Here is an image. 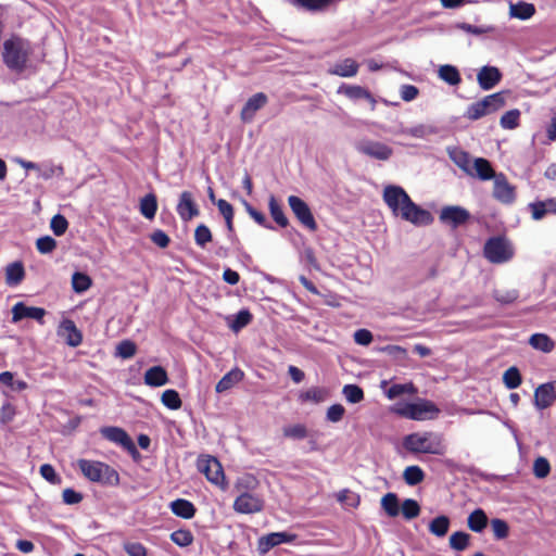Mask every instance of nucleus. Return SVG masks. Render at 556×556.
Listing matches in <instances>:
<instances>
[{"mask_svg":"<svg viewBox=\"0 0 556 556\" xmlns=\"http://www.w3.org/2000/svg\"><path fill=\"white\" fill-rule=\"evenodd\" d=\"M471 169L473 172L472 176L478 177L480 180L494 179L497 175L495 174L490 161L483 157L475 159Z\"/></svg>","mask_w":556,"mask_h":556,"instance_id":"27","label":"nucleus"},{"mask_svg":"<svg viewBox=\"0 0 556 556\" xmlns=\"http://www.w3.org/2000/svg\"><path fill=\"white\" fill-rule=\"evenodd\" d=\"M505 105V93L495 92L484 97L482 100L471 103L465 113V117L470 121H477L489 115Z\"/></svg>","mask_w":556,"mask_h":556,"instance_id":"7","label":"nucleus"},{"mask_svg":"<svg viewBox=\"0 0 556 556\" xmlns=\"http://www.w3.org/2000/svg\"><path fill=\"white\" fill-rule=\"evenodd\" d=\"M483 255L490 263L504 264L514 257L515 250L506 238L491 237L484 243Z\"/></svg>","mask_w":556,"mask_h":556,"instance_id":"6","label":"nucleus"},{"mask_svg":"<svg viewBox=\"0 0 556 556\" xmlns=\"http://www.w3.org/2000/svg\"><path fill=\"white\" fill-rule=\"evenodd\" d=\"M535 13L534 5L531 3H527L523 1H519L517 3H511L509 8V14L511 17L519 18L521 21H526L531 18Z\"/></svg>","mask_w":556,"mask_h":556,"instance_id":"31","label":"nucleus"},{"mask_svg":"<svg viewBox=\"0 0 556 556\" xmlns=\"http://www.w3.org/2000/svg\"><path fill=\"white\" fill-rule=\"evenodd\" d=\"M414 391V386L412 383H394L392 384L386 392L387 396L390 400L396 399L405 393H410Z\"/></svg>","mask_w":556,"mask_h":556,"instance_id":"60","label":"nucleus"},{"mask_svg":"<svg viewBox=\"0 0 556 556\" xmlns=\"http://www.w3.org/2000/svg\"><path fill=\"white\" fill-rule=\"evenodd\" d=\"M177 214L184 222L191 220L199 215V208L190 191H182L176 206Z\"/></svg>","mask_w":556,"mask_h":556,"instance_id":"18","label":"nucleus"},{"mask_svg":"<svg viewBox=\"0 0 556 556\" xmlns=\"http://www.w3.org/2000/svg\"><path fill=\"white\" fill-rule=\"evenodd\" d=\"M212 240L210 228L203 224L199 225L194 231V241L197 245L204 248Z\"/></svg>","mask_w":556,"mask_h":556,"instance_id":"56","label":"nucleus"},{"mask_svg":"<svg viewBox=\"0 0 556 556\" xmlns=\"http://www.w3.org/2000/svg\"><path fill=\"white\" fill-rule=\"evenodd\" d=\"M137 350L136 344L130 340H124L116 346V355L127 359L135 355Z\"/></svg>","mask_w":556,"mask_h":556,"instance_id":"59","label":"nucleus"},{"mask_svg":"<svg viewBox=\"0 0 556 556\" xmlns=\"http://www.w3.org/2000/svg\"><path fill=\"white\" fill-rule=\"evenodd\" d=\"M50 228L55 236H63L68 228V222L63 215L56 214L51 218Z\"/></svg>","mask_w":556,"mask_h":556,"instance_id":"55","label":"nucleus"},{"mask_svg":"<svg viewBox=\"0 0 556 556\" xmlns=\"http://www.w3.org/2000/svg\"><path fill=\"white\" fill-rule=\"evenodd\" d=\"M556 400V381L540 384L534 391V406L542 410Z\"/></svg>","mask_w":556,"mask_h":556,"instance_id":"17","label":"nucleus"},{"mask_svg":"<svg viewBox=\"0 0 556 556\" xmlns=\"http://www.w3.org/2000/svg\"><path fill=\"white\" fill-rule=\"evenodd\" d=\"M170 540L180 547H187L193 542V534L190 530L179 529L170 534Z\"/></svg>","mask_w":556,"mask_h":556,"instance_id":"49","label":"nucleus"},{"mask_svg":"<svg viewBox=\"0 0 556 556\" xmlns=\"http://www.w3.org/2000/svg\"><path fill=\"white\" fill-rule=\"evenodd\" d=\"M439 217L443 224L450 225L453 228H457L458 226L467 223V220L470 218V214L466 208L462 206L448 205L442 207Z\"/></svg>","mask_w":556,"mask_h":556,"instance_id":"14","label":"nucleus"},{"mask_svg":"<svg viewBox=\"0 0 556 556\" xmlns=\"http://www.w3.org/2000/svg\"><path fill=\"white\" fill-rule=\"evenodd\" d=\"M342 394L351 404H357L364 400V391L357 384H345L342 389Z\"/></svg>","mask_w":556,"mask_h":556,"instance_id":"46","label":"nucleus"},{"mask_svg":"<svg viewBox=\"0 0 556 556\" xmlns=\"http://www.w3.org/2000/svg\"><path fill=\"white\" fill-rule=\"evenodd\" d=\"M521 374L517 367L511 366L505 370L503 375V382L507 389H517L521 384Z\"/></svg>","mask_w":556,"mask_h":556,"instance_id":"44","label":"nucleus"},{"mask_svg":"<svg viewBox=\"0 0 556 556\" xmlns=\"http://www.w3.org/2000/svg\"><path fill=\"white\" fill-rule=\"evenodd\" d=\"M551 471V466L545 457H538L533 464V473L536 478H545Z\"/></svg>","mask_w":556,"mask_h":556,"instance_id":"61","label":"nucleus"},{"mask_svg":"<svg viewBox=\"0 0 556 556\" xmlns=\"http://www.w3.org/2000/svg\"><path fill=\"white\" fill-rule=\"evenodd\" d=\"M520 117V112L518 110L507 111L504 115H502L500 125L504 129H514L518 126Z\"/></svg>","mask_w":556,"mask_h":556,"instance_id":"51","label":"nucleus"},{"mask_svg":"<svg viewBox=\"0 0 556 556\" xmlns=\"http://www.w3.org/2000/svg\"><path fill=\"white\" fill-rule=\"evenodd\" d=\"M252 320V314L248 309H241L229 320L228 326L233 332H239Z\"/></svg>","mask_w":556,"mask_h":556,"instance_id":"40","label":"nucleus"},{"mask_svg":"<svg viewBox=\"0 0 556 556\" xmlns=\"http://www.w3.org/2000/svg\"><path fill=\"white\" fill-rule=\"evenodd\" d=\"M491 527L496 540H504L509 534L508 523L504 519L494 518L491 520Z\"/></svg>","mask_w":556,"mask_h":556,"instance_id":"52","label":"nucleus"},{"mask_svg":"<svg viewBox=\"0 0 556 556\" xmlns=\"http://www.w3.org/2000/svg\"><path fill=\"white\" fill-rule=\"evenodd\" d=\"M100 433L105 440L122 446L124 450L131 441L129 434L121 427H102Z\"/></svg>","mask_w":556,"mask_h":556,"instance_id":"23","label":"nucleus"},{"mask_svg":"<svg viewBox=\"0 0 556 556\" xmlns=\"http://www.w3.org/2000/svg\"><path fill=\"white\" fill-rule=\"evenodd\" d=\"M288 204L294 216L305 228L309 231H315L317 229V223L308 204L304 200L296 195H290L288 198Z\"/></svg>","mask_w":556,"mask_h":556,"instance_id":"10","label":"nucleus"},{"mask_svg":"<svg viewBox=\"0 0 556 556\" xmlns=\"http://www.w3.org/2000/svg\"><path fill=\"white\" fill-rule=\"evenodd\" d=\"M157 211V200L153 193L144 195L140 200V213L148 219H153Z\"/></svg>","mask_w":556,"mask_h":556,"instance_id":"38","label":"nucleus"},{"mask_svg":"<svg viewBox=\"0 0 556 556\" xmlns=\"http://www.w3.org/2000/svg\"><path fill=\"white\" fill-rule=\"evenodd\" d=\"M264 502L263 500L250 492H244L240 494L233 503V509L240 514H254L258 513L263 509Z\"/></svg>","mask_w":556,"mask_h":556,"instance_id":"13","label":"nucleus"},{"mask_svg":"<svg viewBox=\"0 0 556 556\" xmlns=\"http://www.w3.org/2000/svg\"><path fill=\"white\" fill-rule=\"evenodd\" d=\"M268 208L271 218L279 227L286 228L289 225V219L285 215L282 206L278 203L277 199L273 194L268 199Z\"/></svg>","mask_w":556,"mask_h":556,"instance_id":"32","label":"nucleus"},{"mask_svg":"<svg viewBox=\"0 0 556 556\" xmlns=\"http://www.w3.org/2000/svg\"><path fill=\"white\" fill-rule=\"evenodd\" d=\"M337 500L340 503H344L351 507H356L359 504V496L349 489H343L338 492Z\"/></svg>","mask_w":556,"mask_h":556,"instance_id":"62","label":"nucleus"},{"mask_svg":"<svg viewBox=\"0 0 556 556\" xmlns=\"http://www.w3.org/2000/svg\"><path fill=\"white\" fill-rule=\"evenodd\" d=\"M268 101L264 92H257L248 99L241 110V119L244 123H250L254 119L255 113L261 110Z\"/></svg>","mask_w":556,"mask_h":556,"instance_id":"19","label":"nucleus"},{"mask_svg":"<svg viewBox=\"0 0 556 556\" xmlns=\"http://www.w3.org/2000/svg\"><path fill=\"white\" fill-rule=\"evenodd\" d=\"M533 220H541L548 215H556V197L544 200H535L527 205Z\"/></svg>","mask_w":556,"mask_h":556,"instance_id":"15","label":"nucleus"},{"mask_svg":"<svg viewBox=\"0 0 556 556\" xmlns=\"http://www.w3.org/2000/svg\"><path fill=\"white\" fill-rule=\"evenodd\" d=\"M391 410L404 418L412 420H431L438 417L440 409L431 401L418 400L417 402H399Z\"/></svg>","mask_w":556,"mask_h":556,"instance_id":"5","label":"nucleus"},{"mask_svg":"<svg viewBox=\"0 0 556 556\" xmlns=\"http://www.w3.org/2000/svg\"><path fill=\"white\" fill-rule=\"evenodd\" d=\"M77 465L81 473L91 482L110 486H116L119 484L118 472L105 463L79 459Z\"/></svg>","mask_w":556,"mask_h":556,"instance_id":"4","label":"nucleus"},{"mask_svg":"<svg viewBox=\"0 0 556 556\" xmlns=\"http://www.w3.org/2000/svg\"><path fill=\"white\" fill-rule=\"evenodd\" d=\"M168 376L162 366H153L144 374V383L150 387H161L166 384Z\"/></svg>","mask_w":556,"mask_h":556,"instance_id":"28","label":"nucleus"},{"mask_svg":"<svg viewBox=\"0 0 556 556\" xmlns=\"http://www.w3.org/2000/svg\"><path fill=\"white\" fill-rule=\"evenodd\" d=\"M493 180L494 199L503 204H513L516 200V190L515 187L508 182L506 176L503 173H500Z\"/></svg>","mask_w":556,"mask_h":556,"instance_id":"12","label":"nucleus"},{"mask_svg":"<svg viewBox=\"0 0 556 556\" xmlns=\"http://www.w3.org/2000/svg\"><path fill=\"white\" fill-rule=\"evenodd\" d=\"M400 511L406 520H412L419 516L420 506L414 498H406L403 501Z\"/></svg>","mask_w":556,"mask_h":556,"instance_id":"45","label":"nucleus"},{"mask_svg":"<svg viewBox=\"0 0 556 556\" xmlns=\"http://www.w3.org/2000/svg\"><path fill=\"white\" fill-rule=\"evenodd\" d=\"M529 344L538 351L543 353H549L553 351L555 344L554 341L544 333H534L529 339Z\"/></svg>","mask_w":556,"mask_h":556,"instance_id":"36","label":"nucleus"},{"mask_svg":"<svg viewBox=\"0 0 556 556\" xmlns=\"http://www.w3.org/2000/svg\"><path fill=\"white\" fill-rule=\"evenodd\" d=\"M283 434L287 438L301 440V439L306 438L307 430H306L305 426H303V425H293V426L286 427L283 429Z\"/></svg>","mask_w":556,"mask_h":556,"instance_id":"63","label":"nucleus"},{"mask_svg":"<svg viewBox=\"0 0 556 556\" xmlns=\"http://www.w3.org/2000/svg\"><path fill=\"white\" fill-rule=\"evenodd\" d=\"M467 522L471 531L481 533L488 525V516L483 509L477 508L468 516Z\"/></svg>","mask_w":556,"mask_h":556,"instance_id":"33","label":"nucleus"},{"mask_svg":"<svg viewBox=\"0 0 556 556\" xmlns=\"http://www.w3.org/2000/svg\"><path fill=\"white\" fill-rule=\"evenodd\" d=\"M447 154L450 159L454 162V164L457 165L462 170H464L466 174L470 176L473 175L470 165V155L466 151L457 147H448Z\"/></svg>","mask_w":556,"mask_h":556,"instance_id":"24","label":"nucleus"},{"mask_svg":"<svg viewBox=\"0 0 556 556\" xmlns=\"http://www.w3.org/2000/svg\"><path fill=\"white\" fill-rule=\"evenodd\" d=\"M355 149L358 153L377 161H388L393 155V149L390 146L371 139L358 140Z\"/></svg>","mask_w":556,"mask_h":556,"instance_id":"9","label":"nucleus"},{"mask_svg":"<svg viewBox=\"0 0 556 556\" xmlns=\"http://www.w3.org/2000/svg\"><path fill=\"white\" fill-rule=\"evenodd\" d=\"M383 201L393 215L415 226H427L432 223L431 213L413 202L407 192L400 186L389 185L383 189Z\"/></svg>","mask_w":556,"mask_h":556,"instance_id":"1","label":"nucleus"},{"mask_svg":"<svg viewBox=\"0 0 556 556\" xmlns=\"http://www.w3.org/2000/svg\"><path fill=\"white\" fill-rule=\"evenodd\" d=\"M0 383L8 387L12 391H24L27 389V382L24 380H15L14 374L11 371H3L0 374Z\"/></svg>","mask_w":556,"mask_h":556,"instance_id":"43","label":"nucleus"},{"mask_svg":"<svg viewBox=\"0 0 556 556\" xmlns=\"http://www.w3.org/2000/svg\"><path fill=\"white\" fill-rule=\"evenodd\" d=\"M124 551L129 556H147V548L139 542H127L124 544Z\"/></svg>","mask_w":556,"mask_h":556,"instance_id":"64","label":"nucleus"},{"mask_svg":"<svg viewBox=\"0 0 556 556\" xmlns=\"http://www.w3.org/2000/svg\"><path fill=\"white\" fill-rule=\"evenodd\" d=\"M438 132V127L428 124H418L403 130V134L418 139H426L428 136L437 135Z\"/></svg>","mask_w":556,"mask_h":556,"instance_id":"35","label":"nucleus"},{"mask_svg":"<svg viewBox=\"0 0 556 556\" xmlns=\"http://www.w3.org/2000/svg\"><path fill=\"white\" fill-rule=\"evenodd\" d=\"M493 296L498 303L507 305L514 303L518 299L519 293L515 289L495 290Z\"/></svg>","mask_w":556,"mask_h":556,"instance_id":"53","label":"nucleus"},{"mask_svg":"<svg viewBox=\"0 0 556 556\" xmlns=\"http://www.w3.org/2000/svg\"><path fill=\"white\" fill-rule=\"evenodd\" d=\"M358 70L359 64L355 60L346 58L331 65L328 70V73L339 77L351 78L356 76Z\"/></svg>","mask_w":556,"mask_h":556,"instance_id":"21","label":"nucleus"},{"mask_svg":"<svg viewBox=\"0 0 556 556\" xmlns=\"http://www.w3.org/2000/svg\"><path fill=\"white\" fill-rule=\"evenodd\" d=\"M243 377V371L236 367L222 377V379L216 383L215 391L217 393L226 392L239 383Z\"/></svg>","mask_w":556,"mask_h":556,"instance_id":"26","label":"nucleus"},{"mask_svg":"<svg viewBox=\"0 0 556 556\" xmlns=\"http://www.w3.org/2000/svg\"><path fill=\"white\" fill-rule=\"evenodd\" d=\"M451 520L445 515H440L435 518H433L429 523V531L439 538L444 536L450 528Z\"/></svg>","mask_w":556,"mask_h":556,"instance_id":"37","label":"nucleus"},{"mask_svg":"<svg viewBox=\"0 0 556 556\" xmlns=\"http://www.w3.org/2000/svg\"><path fill=\"white\" fill-rule=\"evenodd\" d=\"M403 447L413 454L444 455L443 435L433 431L414 432L403 438Z\"/></svg>","mask_w":556,"mask_h":556,"instance_id":"2","label":"nucleus"},{"mask_svg":"<svg viewBox=\"0 0 556 556\" xmlns=\"http://www.w3.org/2000/svg\"><path fill=\"white\" fill-rule=\"evenodd\" d=\"M61 329L68 336L66 342L71 346H78L83 341L81 332L77 329L75 323L71 319H65L61 324Z\"/></svg>","mask_w":556,"mask_h":556,"instance_id":"34","label":"nucleus"},{"mask_svg":"<svg viewBox=\"0 0 556 556\" xmlns=\"http://www.w3.org/2000/svg\"><path fill=\"white\" fill-rule=\"evenodd\" d=\"M470 535L463 531H456L450 536V545L455 551H464L469 544Z\"/></svg>","mask_w":556,"mask_h":556,"instance_id":"50","label":"nucleus"},{"mask_svg":"<svg viewBox=\"0 0 556 556\" xmlns=\"http://www.w3.org/2000/svg\"><path fill=\"white\" fill-rule=\"evenodd\" d=\"M197 468L213 484L225 486L224 470L217 458L210 455L200 456L197 460Z\"/></svg>","mask_w":556,"mask_h":556,"instance_id":"8","label":"nucleus"},{"mask_svg":"<svg viewBox=\"0 0 556 556\" xmlns=\"http://www.w3.org/2000/svg\"><path fill=\"white\" fill-rule=\"evenodd\" d=\"M403 479L407 485L415 486L422 482L425 479V472L417 465L408 466L403 472Z\"/></svg>","mask_w":556,"mask_h":556,"instance_id":"39","label":"nucleus"},{"mask_svg":"<svg viewBox=\"0 0 556 556\" xmlns=\"http://www.w3.org/2000/svg\"><path fill=\"white\" fill-rule=\"evenodd\" d=\"M170 509L174 515L184 519H191L195 515L194 505L185 498H177L170 503Z\"/></svg>","mask_w":556,"mask_h":556,"instance_id":"29","label":"nucleus"},{"mask_svg":"<svg viewBox=\"0 0 556 556\" xmlns=\"http://www.w3.org/2000/svg\"><path fill=\"white\" fill-rule=\"evenodd\" d=\"M244 205H245L247 212L254 219V222L256 224H258L260 226H262V227H264L266 229H269V230H274L275 229V227L266 219L265 215L262 212L255 210L248 202H244Z\"/></svg>","mask_w":556,"mask_h":556,"instance_id":"54","label":"nucleus"},{"mask_svg":"<svg viewBox=\"0 0 556 556\" xmlns=\"http://www.w3.org/2000/svg\"><path fill=\"white\" fill-rule=\"evenodd\" d=\"M31 52V43L28 40L12 36L3 42V63L9 70L22 73Z\"/></svg>","mask_w":556,"mask_h":556,"instance_id":"3","label":"nucleus"},{"mask_svg":"<svg viewBox=\"0 0 556 556\" xmlns=\"http://www.w3.org/2000/svg\"><path fill=\"white\" fill-rule=\"evenodd\" d=\"M162 404L169 409H178L181 407V400L179 393L174 389H167L163 392L161 397Z\"/></svg>","mask_w":556,"mask_h":556,"instance_id":"48","label":"nucleus"},{"mask_svg":"<svg viewBox=\"0 0 556 556\" xmlns=\"http://www.w3.org/2000/svg\"><path fill=\"white\" fill-rule=\"evenodd\" d=\"M46 309L42 307L27 306L24 302H17L12 307V321L17 323L24 318H30L37 320L39 324H43V317Z\"/></svg>","mask_w":556,"mask_h":556,"instance_id":"16","label":"nucleus"},{"mask_svg":"<svg viewBox=\"0 0 556 556\" xmlns=\"http://www.w3.org/2000/svg\"><path fill=\"white\" fill-rule=\"evenodd\" d=\"M296 538L298 535L295 533L287 531L268 533L258 539L257 552L261 555H265L275 546L293 543Z\"/></svg>","mask_w":556,"mask_h":556,"instance_id":"11","label":"nucleus"},{"mask_svg":"<svg viewBox=\"0 0 556 556\" xmlns=\"http://www.w3.org/2000/svg\"><path fill=\"white\" fill-rule=\"evenodd\" d=\"M326 392L317 387H313L307 389L306 391H303L299 394V400L302 403L306 402H313V403H320L325 400Z\"/></svg>","mask_w":556,"mask_h":556,"instance_id":"47","label":"nucleus"},{"mask_svg":"<svg viewBox=\"0 0 556 556\" xmlns=\"http://www.w3.org/2000/svg\"><path fill=\"white\" fill-rule=\"evenodd\" d=\"M338 93L344 94L352 101L367 100L371 103L372 108L376 104L374 96L364 87L357 85L342 84L338 88Z\"/></svg>","mask_w":556,"mask_h":556,"instance_id":"22","label":"nucleus"},{"mask_svg":"<svg viewBox=\"0 0 556 556\" xmlns=\"http://www.w3.org/2000/svg\"><path fill=\"white\" fill-rule=\"evenodd\" d=\"M381 507L384 509L389 517H396L400 514L399 497L395 493H387L381 498Z\"/></svg>","mask_w":556,"mask_h":556,"instance_id":"41","label":"nucleus"},{"mask_svg":"<svg viewBox=\"0 0 556 556\" xmlns=\"http://www.w3.org/2000/svg\"><path fill=\"white\" fill-rule=\"evenodd\" d=\"M36 248L41 254H49L56 248V240L51 236H43L37 239Z\"/></svg>","mask_w":556,"mask_h":556,"instance_id":"58","label":"nucleus"},{"mask_svg":"<svg viewBox=\"0 0 556 556\" xmlns=\"http://www.w3.org/2000/svg\"><path fill=\"white\" fill-rule=\"evenodd\" d=\"M438 77L450 86H457L462 81L459 71L451 64L441 65L438 70Z\"/></svg>","mask_w":556,"mask_h":556,"instance_id":"30","label":"nucleus"},{"mask_svg":"<svg viewBox=\"0 0 556 556\" xmlns=\"http://www.w3.org/2000/svg\"><path fill=\"white\" fill-rule=\"evenodd\" d=\"M92 285L91 278L81 271H75L72 276V287L76 293L86 292Z\"/></svg>","mask_w":556,"mask_h":556,"instance_id":"42","label":"nucleus"},{"mask_svg":"<svg viewBox=\"0 0 556 556\" xmlns=\"http://www.w3.org/2000/svg\"><path fill=\"white\" fill-rule=\"evenodd\" d=\"M502 79L501 71L491 65H484L480 68L477 75V80L482 90H490L494 88Z\"/></svg>","mask_w":556,"mask_h":556,"instance_id":"20","label":"nucleus"},{"mask_svg":"<svg viewBox=\"0 0 556 556\" xmlns=\"http://www.w3.org/2000/svg\"><path fill=\"white\" fill-rule=\"evenodd\" d=\"M25 278V268L21 261H15L5 267V283L9 287L18 286Z\"/></svg>","mask_w":556,"mask_h":556,"instance_id":"25","label":"nucleus"},{"mask_svg":"<svg viewBox=\"0 0 556 556\" xmlns=\"http://www.w3.org/2000/svg\"><path fill=\"white\" fill-rule=\"evenodd\" d=\"M332 0H294V3L308 11H320L327 8Z\"/></svg>","mask_w":556,"mask_h":556,"instance_id":"57","label":"nucleus"}]
</instances>
